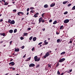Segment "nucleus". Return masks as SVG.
Listing matches in <instances>:
<instances>
[{"mask_svg": "<svg viewBox=\"0 0 75 75\" xmlns=\"http://www.w3.org/2000/svg\"><path fill=\"white\" fill-rule=\"evenodd\" d=\"M38 57H37V56H36L34 57V59L35 61L38 62V61L40 60V58H39L38 59Z\"/></svg>", "mask_w": 75, "mask_h": 75, "instance_id": "obj_1", "label": "nucleus"}, {"mask_svg": "<svg viewBox=\"0 0 75 75\" xmlns=\"http://www.w3.org/2000/svg\"><path fill=\"white\" fill-rule=\"evenodd\" d=\"M65 60V58H62L60 59L59 60V62H62L63 61H64Z\"/></svg>", "mask_w": 75, "mask_h": 75, "instance_id": "obj_2", "label": "nucleus"}, {"mask_svg": "<svg viewBox=\"0 0 75 75\" xmlns=\"http://www.w3.org/2000/svg\"><path fill=\"white\" fill-rule=\"evenodd\" d=\"M69 21V19H66L64 21V23H68Z\"/></svg>", "mask_w": 75, "mask_h": 75, "instance_id": "obj_3", "label": "nucleus"}, {"mask_svg": "<svg viewBox=\"0 0 75 75\" xmlns=\"http://www.w3.org/2000/svg\"><path fill=\"white\" fill-rule=\"evenodd\" d=\"M35 67V64L33 63H32L29 65V67Z\"/></svg>", "mask_w": 75, "mask_h": 75, "instance_id": "obj_4", "label": "nucleus"}, {"mask_svg": "<svg viewBox=\"0 0 75 75\" xmlns=\"http://www.w3.org/2000/svg\"><path fill=\"white\" fill-rule=\"evenodd\" d=\"M10 65H11L12 66H13L15 65V63L14 62H12L9 63Z\"/></svg>", "mask_w": 75, "mask_h": 75, "instance_id": "obj_5", "label": "nucleus"}, {"mask_svg": "<svg viewBox=\"0 0 75 75\" xmlns=\"http://www.w3.org/2000/svg\"><path fill=\"white\" fill-rule=\"evenodd\" d=\"M42 20V18L40 17V18H39V24H40V23L41 22Z\"/></svg>", "mask_w": 75, "mask_h": 75, "instance_id": "obj_6", "label": "nucleus"}, {"mask_svg": "<svg viewBox=\"0 0 75 75\" xmlns=\"http://www.w3.org/2000/svg\"><path fill=\"white\" fill-rule=\"evenodd\" d=\"M55 5V3H52L50 5V7H54V6Z\"/></svg>", "mask_w": 75, "mask_h": 75, "instance_id": "obj_7", "label": "nucleus"}, {"mask_svg": "<svg viewBox=\"0 0 75 75\" xmlns=\"http://www.w3.org/2000/svg\"><path fill=\"white\" fill-rule=\"evenodd\" d=\"M10 24H15V21L14 20L11 21Z\"/></svg>", "mask_w": 75, "mask_h": 75, "instance_id": "obj_8", "label": "nucleus"}, {"mask_svg": "<svg viewBox=\"0 0 75 75\" xmlns=\"http://www.w3.org/2000/svg\"><path fill=\"white\" fill-rule=\"evenodd\" d=\"M0 35H3V36L4 37H5V36H6V34L4 33H0Z\"/></svg>", "mask_w": 75, "mask_h": 75, "instance_id": "obj_9", "label": "nucleus"}, {"mask_svg": "<svg viewBox=\"0 0 75 75\" xmlns=\"http://www.w3.org/2000/svg\"><path fill=\"white\" fill-rule=\"evenodd\" d=\"M20 50V49H19V48H17V49H15V52H18Z\"/></svg>", "mask_w": 75, "mask_h": 75, "instance_id": "obj_10", "label": "nucleus"}, {"mask_svg": "<svg viewBox=\"0 0 75 75\" xmlns=\"http://www.w3.org/2000/svg\"><path fill=\"white\" fill-rule=\"evenodd\" d=\"M50 52H47L46 54H45V56L46 57H48L50 55Z\"/></svg>", "mask_w": 75, "mask_h": 75, "instance_id": "obj_11", "label": "nucleus"}, {"mask_svg": "<svg viewBox=\"0 0 75 75\" xmlns=\"http://www.w3.org/2000/svg\"><path fill=\"white\" fill-rule=\"evenodd\" d=\"M37 40V38L36 37H35L33 38V41H35Z\"/></svg>", "mask_w": 75, "mask_h": 75, "instance_id": "obj_12", "label": "nucleus"}, {"mask_svg": "<svg viewBox=\"0 0 75 75\" xmlns=\"http://www.w3.org/2000/svg\"><path fill=\"white\" fill-rule=\"evenodd\" d=\"M44 8H47V7H48V4H46L44 5Z\"/></svg>", "mask_w": 75, "mask_h": 75, "instance_id": "obj_13", "label": "nucleus"}, {"mask_svg": "<svg viewBox=\"0 0 75 75\" xmlns=\"http://www.w3.org/2000/svg\"><path fill=\"white\" fill-rule=\"evenodd\" d=\"M44 42L45 44V45H47V44H48V42H47V40H45L44 41Z\"/></svg>", "mask_w": 75, "mask_h": 75, "instance_id": "obj_14", "label": "nucleus"}, {"mask_svg": "<svg viewBox=\"0 0 75 75\" xmlns=\"http://www.w3.org/2000/svg\"><path fill=\"white\" fill-rule=\"evenodd\" d=\"M60 42V39H58L57 40V43H59V42Z\"/></svg>", "mask_w": 75, "mask_h": 75, "instance_id": "obj_15", "label": "nucleus"}, {"mask_svg": "<svg viewBox=\"0 0 75 75\" xmlns=\"http://www.w3.org/2000/svg\"><path fill=\"white\" fill-rule=\"evenodd\" d=\"M9 32L10 33H13V30H10L9 31Z\"/></svg>", "mask_w": 75, "mask_h": 75, "instance_id": "obj_16", "label": "nucleus"}, {"mask_svg": "<svg viewBox=\"0 0 75 75\" xmlns=\"http://www.w3.org/2000/svg\"><path fill=\"white\" fill-rule=\"evenodd\" d=\"M67 3H68V1H64L63 2V4H67Z\"/></svg>", "mask_w": 75, "mask_h": 75, "instance_id": "obj_17", "label": "nucleus"}, {"mask_svg": "<svg viewBox=\"0 0 75 75\" xmlns=\"http://www.w3.org/2000/svg\"><path fill=\"white\" fill-rule=\"evenodd\" d=\"M57 21H55L53 22V24H57Z\"/></svg>", "mask_w": 75, "mask_h": 75, "instance_id": "obj_18", "label": "nucleus"}, {"mask_svg": "<svg viewBox=\"0 0 75 75\" xmlns=\"http://www.w3.org/2000/svg\"><path fill=\"white\" fill-rule=\"evenodd\" d=\"M65 54V52H63L61 53L60 55H63Z\"/></svg>", "mask_w": 75, "mask_h": 75, "instance_id": "obj_19", "label": "nucleus"}, {"mask_svg": "<svg viewBox=\"0 0 75 75\" xmlns=\"http://www.w3.org/2000/svg\"><path fill=\"white\" fill-rule=\"evenodd\" d=\"M23 35L25 36H26L27 35H28V33H24Z\"/></svg>", "mask_w": 75, "mask_h": 75, "instance_id": "obj_20", "label": "nucleus"}, {"mask_svg": "<svg viewBox=\"0 0 75 75\" xmlns=\"http://www.w3.org/2000/svg\"><path fill=\"white\" fill-rule=\"evenodd\" d=\"M17 14L18 16H20V14H21V12H19Z\"/></svg>", "mask_w": 75, "mask_h": 75, "instance_id": "obj_21", "label": "nucleus"}, {"mask_svg": "<svg viewBox=\"0 0 75 75\" xmlns=\"http://www.w3.org/2000/svg\"><path fill=\"white\" fill-rule=\"evenodd\" d=\"M8 4V3L6 2L5 3L4 5L6 6V5H7Z\"/></svg>", "mask_w": 75, "mask_h": 75, "instance_id": "obj_22", "label": "nucleus"}, {"mask_svg": "<svg viewBox=\"0 0 75 75\" xmlns=\"http://www.w3.org/2000/svg\"><path fill=\"white\" fill-rule=\"evenodd\" d=\"M17 29H15L14 30V33H16V32H17Z\"/></svg>", "mask_w": 75, "mask_h": 75, "instance_id": "obj_23", "label": "nucleus"}, {"mask_svg": "<svg viewBox=\"0 0 75 75\" xmlns=\"http://www.w3.org/2000/svg\"><path fill=\"white\" fill-rule=\"evenodd\" d=\"M61 29H63V25H62L60 26V30H61Z\"/></svg>", "mask_w": 75, "mask_h": 75, "instance_id": "obj_24", "label": "nucleus"}, {"mask_svg": "<svg viewBox=\"0 0 75 75\" xmlns=\"http://www.w3.org/2000/svg\"><path fill=\"white\" fill-rule=\"evenodd\" d=\"M34 11H35L34 10H31L30 11V12L31 13H34Z\"/></svg>", "mask_w": 75, "mask_h": 75, "instance_id": "obj_25", "label": "nucleus"}, {"mask_svg": "<svg viewBox=\"0 0 75 75\" xmlns=\"http://www.w3.org/2000/svg\"><path fill=\"white\" fill-rule=\"evenodd\" d=\"M32 39H33V36H31L29 38V40H32Z\"/></svg>", "mask_w": 75, "mask_h": 75, "instance_id": "obj_26", "label": "nucleus"}, {"mask_svg": "<svg viewBox=\"0 0 75 75\" xmlns=\"http://www.w3.org/2000/svg\"><path fill=\"white\" fill-rule=\"evenodd\" d=\"M48 65L49 68H51V64H48Z\"/></svg>", "mask_w": 75, "mask_h": 75, "instance_id": "obj_27", "label": "nucleus"}, {"mask_svg": "<svg viewBox=\"0 0 75 75\" xmlns=\"http://www.w3.org/2000/svg\"><path fill=\"white\" fill-rule=\"evenodd\" d=\"M42 23H44L45 22V20L44 19H43L41 21Z\"/></svg>", "mask_w": 75, "mask_h": 75, "instance_id": "obj_28", "label": "nucleus"}, {"mask_svg": "<svg viewBox=\"0 0 75 75\" xmlns=\"http://www.w3.org/2000/svg\"><path fill=\"white\" fill-rule=\"evenodd\" d=\"M20 39L21 40H24V38H23V37H21L20 38Z\"/></svg>", "mask_w": 75, "mask_h": 75, "instance_id": "obj_29", "label": "nucleus"}, {"mask_svg": "<svg viewBox=\"0 0 75 75\" xmlns=\"http://www.w3.org/2000/svg\"><path fill=\"white\" fill-rule=\"evenodd\" d=\"M8 23H10H10H11V20L9 19L8 20Z\"/></svg>", "mask_w": 75, "mask_h": 75, "instance_id": "obj_30", "label": "nucleus"}, {"mask_svg": "<svg viewBox=\"0 0 75 75\" xmlns=\"http://www.w3.org/2000/svg\"><path fill=\"white\" fill-rule=\"evenodd\" d=\"M13 12H16L17 11V10L16 9H14L13 10Z\"/></svg>", "mask_w": 75, "mask_h": 75, "instance_id": "obj_31", "label": "nucleus"}, {"mask_svg": "<svg viewBox=\"0 0 75 75\" xmlns=\"http://www.w3.org/2000/svg\"><path fill=\"white\" fill-rule=\"evenodd\" d=\"M34 17L35 18H36V17H38V16H37V15L35 14L34 15Z\"/></svg>", "mask_w": 75, "mask_h": 75, "instance_id": "obj_32", "label": "nucleus"}, {"mask_svg": "<svg viewBox=\"0 0 75 75\" xmlns=\"http://www.w3.org/2000/svg\"><path fill=\"white\" fill-rule=\"evenodd\" d=\"M71 4H69L68 5H67L68 7H70V6H71Z\"/></svg>", "mask_w": 75, "mask_h": 75, "instance_id": "obj_33", "label": "nucleus"}, {"mask_svg": "<svg viewBox=\"0 0 75 75\" xmlns=\"http://www.w3.org/2000/svg\"><path fill=\"white\" fill-rule=\"evenodd\" d=\"M34 8L33 7H31L30 8V10H34Z\"/></svg>", "mask_w": 75, "mask_h": 75, "instance_id": "obj_34", "label": "nucleus"}, {"mask_svg": "<svg viewBox=\"0 0 75 75\" xmlns=\"http://www.w3.org/2000/svg\"><path fill=\"white\" fill-rule=\"evenodd\" d=\"M68 13V12L66 11L64 13V14H67Z\"/></svg>", "mask_w": 75, "mask_h": 75, "instance_id": "obj_35", "label": "nucleus"}, {"mask_svg": "<svg viewBox=\"0 0 75 75\" xmlns=\"http://www.w3.org/2000/svg\"><path fill=\"white\" fill-rule=\"evenodd\" d=\"M21 15L23 16V15H24V13L23 12H21Z\"/></svg>", "mask_w": 75, "mask_h": 75, "instance_id": "obj_36", "label": "nucleus"}, {"mask_svg": "<svg viewBox=\"0 0 75 75\" xmlns=\"http://www.w3.org/2000/svg\"><path fill=\"white\" fill-rule=\"evenodd\" d=\"M57 74L58 75H60V72L59 71H57Z\"/></svg>", "mask_w": 75, "mask_h": 75, "instance_id": "obj_37", "label": "nucleus"}, {"mask_svg": "<svg viewBox=\"0 0 75 75\" xmlns=\"http://www.w3.org/2000/svg\"><path fill=\"white\" fill-rule=\"evenodd\" d=\"M44 14H45V13H43L42 14V17H44Z\"/></svg>", "mask_w": 75, "mask_h": 75, "instance_id": "obj_38", "label": "nucleus"}, {"mask_svg": "<svg viewBox=\"0 0 75 75\" xmlns=\"http://www.w3.org/2000/svg\"><path fill=\"white\" fill-rule=\"evenodd\" d=\"M29 10H30V8H28L27 9V12H28V11H29Z\"/></svg>", "mask_w": 75, "mask_h": 75, "instance_id": "obj_39", "label": "nucleus"}, {"mask_svg": "<svg viewBox=\"0 0 75 75\" xmlns=\"http://www.w3.org/2000/svg\"><path fill=\"white\" fill-rule=\"evenodd\" d=\"M52 21V19H50L49 21V23H51Z\"/></svg>", "mask_w": 75, "mask_h": 75, "instance_id": "obj_40", "label": "nucleus"}, {"mask_svg": "<svg viewBox=\"0 0 75 75\" xmlns=\"http://www.w3.org/2000/svg\"><path fill=\"white\" fill-rule=\"evenodd\" d=\"M42 44V42H40L38 44V45H41V44Z\"/></svg>", "mask_w": 75, "mask_h": 75, "instance_id": "obj_41", "label": "nucleus"}, {"mask_svg": "<svg viewBox=\"0 0 75 75\" xmlns=\"http://www.w3.org/2000/svg\"><path fill=\"white\" fill-rule=\"evenodd\" d=\"M27 59H28V60L29 61H30V59H31V57H30L29 58H28Z\"/></svg>", "mask_w": 75, "mask_h": 75, "instance_id": "obj_42", "label": "nucleus"}, {"mask_svg": "<svg viewBox=\"0 0 75 75\" xmlns=\"http://www.w3.org/2000/svg\"><path fill=\"white\" fill-rule=\"evenodd\" d=\"M35 48L34 47H33V48L32 49V51H33L34 50Z\"/></svg>", "mask_w": 75, "mask_h": 75, "instance_id": "obj_43", "label": "nucleus"}, {"mask_svg": "<svg viewBox=\"0 0 75 75\" xmlns=\"http://www.w3.org/2000/svg\"><path fill=\"white\" fill-rule=\"evenodd\" d=\"M28 30H31V28H28Z\"/></svg>", "mask_w": 75, "mask_h": 75, "instance_id": "obj_44", "label": "nucleus"}, {"mask_svg": "<svg viewBox=\"0 0 75 75\" xmlns=\"http://www.w3.org/2000/svg\"><path fill=\"white\" fill-rule=\"evenodd\" d=\"M40 67V65H38L36 67V68H39V67Z\"/></svg>", "mask_w": 75, "mask_h": 75, "instance_id": "obj_45", "label": "nucleus"}, {"mask_svg": "<svg viewBox=\"0 0 75 75\" xmlns=\"http://www.w3.org/2000/svg\"><path fill=\"white\" fill-rule=\"evenodd\" d=\"M24 46H23L22 47V49H24Z\"/></svg>", "mask_w": 75, "mask_h": 75, "instance_id": "obj_46", "label": "nucleus"}, {"mask_svg": "<svg viewBox=\"0 0 75 75\" xmlns=\"http://www.w3.org/2000/svg\"><path fill=\"white\" fill-rule=\"evenodd\" d=\"M26 57V54H25L23 56V58H24Z\"/></svg>", "mask_w": 75, "mask_h": 75, "instance_id": "obj_47", "label": "nucleus"}, {"mask_svg": "<svg viewBox=\"0 0 75 75\" xmlns=\"http://www.w3.org/2000/svg\"><path fill=\"white\" fill-rule=\"evenodd\" d=\"M3 21V20L2 19H1L0 20V22H2Z\"/></svg>", "mask_w": 75, "mask_h": 75, "instance_id": "obj_48", "label": "nucleus"}, {"mask_svg": "<svg viewBox=\"0 0 75 75\" xmlns=\"http://www.w3.org/2000/svg\"><path fill=\"white\" fill-rule=\"evenodd\" d=\"M69 71L70 72H72V69H71L69 70Z\"/></svg>", "mask_w": 75, "mask_h": 75, "instance_id": "obj_49", "label": "nucleus"}, {"mask_svg": "<svg viewBox=\"0 0 75 75\" xmlns=\"http://www.w3.org/2000/svg\"><path fill=\"white\" fill-rule=\"evenodd\" d=\"M72 41L70 40L69 42V43L70 44H71V43H72Z\"/></svg>", "mask_w": 75, "mask_h": 75, "instance_id": "obj_50", "label": "nucleus"}, {"mask_svg": "<svg viewBox=\"0 0 75 75\" xmlns=\"http://www.w3.org/2000/svg\"><path fill=\"white\" fill-rule=\"evenodd\" d=\"M44 58H47V56L45 55V56H44Z\"/></svg>", "mask_w": 75, "mask_h": 75, "instance_id": "obj_51", "label": "nucleus"}, {"mask_svg": "<svg viewBox=\"0 0 75 75\" xmlns=\"http://www.w3.org/2000/svg\"><path fill=\"white\" fill-rule=\"evenodd\" d=\"M42 30L43 31H45V28H44L43 29H42Z\"/></svg>", "mask_w": 75, "mask_h": 75, "instance_id": "obj_52", "label": "nucleus"}, {"mask_svg": "<svg viewBox=\"0 0 75 75\" xmlns=\"http://www.w3.org/2000/svg\"><path fill=\"white\" fill-rule=\"evenodd\" d=\"M12 70H13V71H14V70H15V68H12Z\"/></svg>", "mask_w": 75, "mask_h": 75, "instance_id": "obj_53", "label": "nucleus"}, {"mask_svg": "<svg viewBox=\"0 0 75 75\" xmlns=\"http://www.w3.org/2000/svg\"><path fill=\"white\" fill-rule=\"evenodd\" d=\"M35 14L36 15H38L39 14V13H36Z\"/></svg>", "mask_w": 75, "mask_h": 75, "instance_id": "obj_54", "label": "nucleus"}, {"mask_svg": "<svg viewBox=\"0 0 75 75\" xmlns=\"http://www.w3.org/2000/svg\"><path fill=\"white\" fill-rule=\"evenodd\" d=\"M56 34H57V35H58V34H59V33L58 32H56Z\"/></svg>", "mask_w": 75, "mask_h": 75, "instance_id": "obj_55", "label": "nucleus"}, {"mask_svg": "<svg viewBox=\"0 0 75 75\" xmlns=\"http://www.w3.org/2000/svg\"><path fill=\"white\" fill-rule=\"evenodd\" d=\"M59 65V63H58L57 64L56 67H58Z\"/></svg>", "mask_w": 75, "mask_h": 75, "instance_id": "obj_56", "label": "nucleus"}, {"mask_svg": "<svg viewBox=\"0 0 75 75\" xmlns=\"http://www.w3.org/2000/svg\"><path fill=\"white\" fill-rule=\"evenodd\" d=\"M3 1V2L4 3H5V2H6V1L4 0H2Z\"/></svg>", "mask_w": 75, "mask_h": 75, "instance_id": "obj_57", "label": "nucleus"}, {"mask_svg": "<svg viewBox=\"0 0 75 75\" xmlns=\"http://www.w3.org/2000/svg\"><path fill=\"white\" fill-rule=\"evenodd\" d=\"M64 74V73H62L60 75H63Z\"/></svg>", "mask_w": 75, "mask_h": 75, "instance_id": "obj_58", "label": "nucleus"}, {"mask_svg": "<svg viewBox=\"0 0 75 75\" xmlns=\"http://www.w3.org/2000/svg\"><path fill=\"white\" fill-rule=\"evenodd\" d=\"M13 59H11V60L10 61V62H11V61H13Z\"/></svg>", "mask_w": 75, "mask_h": 75, "instance_id": "obj_59", "label": "nucleus"}, {"mask_svg": "<svg viewBox=\"0 0 75 75\" xmlns=\"http://www.w3.org/2000/svg\"><path fill=\"white\" fill-rule=\"evenodd\" d=\"M28 14H29V12H27V14H26V15H28Z\"/></svg>", "mask_w": 75, "mask_h": 75, "instance_id": "obj_60", "label": "nucleus"}, {"mask_svg": "<svg viewBox=\"0 0 75 75\" xmlns=\"http://www.w3.org/2000/svg\"><path fill=\"white\" fill-rule=\"evenodd\" d=\"M49 52H50V53L52 52V51H51V50H49Z\"/></svg>", "mask_w": 75, "mask_h": 75, "instance_id": "obj_61", "label": "nucleus"}, {"mask_svg": "<svg viewBox=\"0 0 75 75\" xmlns=\"http://www.w3.org/2000/svg\"><path fill=\"white\" fill-rule=\"evenodd\" d=\"M29 61L28 60V59L26 60V61Z\"/></svg>", "mask_w": 75, "mask_h": 75, "instance_id": "obj_62", "label": "nucleus"}, {"mask_svg": "<svg viewBox=\"0 0 75 75\" xmlns=\"http://www.w3.org/2000/svg\"><path fill=\"white\" fill-rule=\"evenodd\" d=\"M29 61L28 60V59L26 60V61Z\"/></svg>", "mask_w": 75, "mask_h": 75, "instance_id": "obj_63", "label": "nucleus"}, {"mask_svg": "<svg viewBox=\"0 0 75 75\" xmlns=\"http://www.w3.org/2000/svg\"><path fill=\"white\" fill-rule=\"evenodd\" d=\"M2 42H3V41H1L0 43H1H1H2Z\"/></svg>", "mask_w": 75, "mask_h": 75, "instance_id": "obj_64", "label": "nucleus"}]
</instances>
